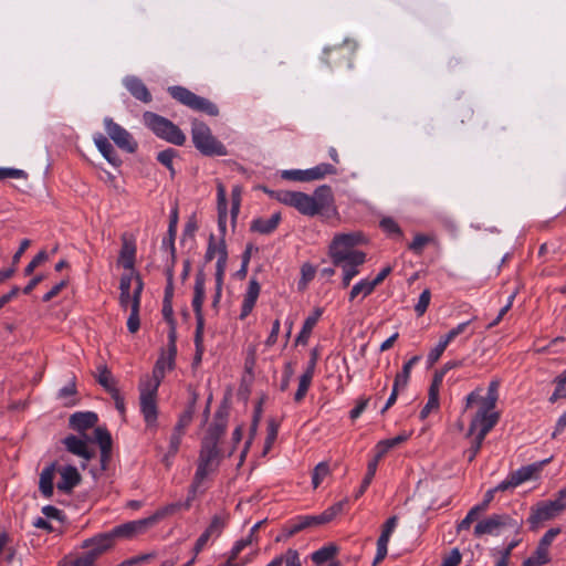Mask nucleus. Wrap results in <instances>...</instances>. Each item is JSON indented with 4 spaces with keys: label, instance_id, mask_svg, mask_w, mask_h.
Here are the masks:
<instances>
[{
    "label": "nucleus",
    "instance_id": "obj_25",
    "mask_svg": "<svg viewBox=\"0 0 566 566\" xmlns=\"http://www.w3.org/2000/svg\"><path fill=\"white\" fill-rule=\"evenodd\" d=\"M57 471V462L54 461L50 463L48 467H45L42 472L40 473V480H39V490L41 494L50 499L52 497L54 493V478L55 473Z\"/></svg>",
    "mask_w": 566,
    "mask_h": 566
},
{
    "label": "nucleus",
    "instance_id": "obj_26",
    "mask_svg": "<svg viewBox=\"0 0 566 566\" xmlns=\"http://www.w3.org/2000/svg\"><path fill=\"white\" fill-rule=\"evenodd\" d=\"M98 421V417L95 412H75L69 419V426L71 429L84 432L87 429L95 427Z\"/></svg>",
    "mask_w": 566,
    "mask_h": 566
},
{
    "label": "nucleus",
    "instance_id": "obj_63",
    "mask_svg": "<svg viewBox=\"0 0 566 566\" xmlns=\"http://www.w3.org/2000/svg\"><path fill=\"white\" fill-rule=\"evenodd\" d=\"M301 273H302V280H301L300 284H303L304 286H306V284L314 279L316 271H315V268L313 265H311L310 263H304L302 265Z\"/></svg>",
    "mask_w": 566,
    "mask_h": 566
},
{
    "label": "nucleus",
    "instance_id": "obj_45",
    "mask_svg": "<svg viewBox=\"0 0 566 566\" xmlns=\"http://www.w3.org/2000/svg\"><path fill=\"white\" fill-rule=\"evenodd\" d=\"M331 470L327 462H319L313 470L312 484L314 489H317L322 481L329 475Z\"/></svg>",
    "mask_w": 566,
    "mask_h": 566
},
{
    "label": "nucleus",
    "instance_id": "obj_64",
    "mask_svg": "<svg viewBox=\"0 0 566 566\" xmlns=\"http://www.w3.org/2000/svg\"><path fill=\"white\" fill-rule=\"evenodd\" d=\"M94 563H95L94 556L85 553L83 556L72 560L71 566H93Z\"/></svg>",
    "mask_w": 566,
    "mask_h": 566
},
{
    "label": "nucleus",
    "instance_id": "obj_2",
    "mask_svg": "<svg viewBox=\"0 0 566 566\" xmlns=\"http://www.w3.org/2000/svg\"><path fill=\"white\" fill-rule=\"evenodd\" d=\"M334 205L332 188L327 185L319 186L312 196L297 191L294 206L304 216H315L328 210Z\"/></svg>",
    "mask_w": 566,
    "mask_h": 566
},
{
    "label": "nucleus",
    "instance_id": "obj_58",
    "mask_svg": "<svg viewBox=\"0 0 566 566\" xmlns=\"http://www.w3.org/2000/svg\"><path fill=\"white\" fill-rule=\"evenodd\" d=\"M447 346H448V344L446 342H443L442 339H440L438 345L430 350V353L428 355V363L430 366H432L433 364H436L439 360V358L446 350Z\"/></svg>",
    "mask_w": 566,
    "mask_h": 566
},
{
    "label": "nucleus",
    "instance_id": "obj_39",
    "mask_svg": "<svg viewBox=\"0 0 566 566\" xmlns=\"http://www.w3.org/2000/svg\"><path fill=\"white\" fill-rule=\"evenodd\" d=\"M337 554V547L333 544L324 546L312 554V560L315 564H323L332 559Z\"/></svg>",
    "mask_w": 566,
    "mask_h": 566
},
{
    "label": "nucleus",
    "instance_id": "obj_59",
    "mask_svg": "<svg viewBox=\"0 0 566 566\" xmlns=\"http://www.w3.org/2000/svg\"><path fill=\"white\" fill-rule=\"evenodd\" d=\"M462 560V554L459 548H453L448 556H446L440 566H458Z\"/></svg>",
    "mask_w": 566,
    "mask_h": 566
},
{
    "label": "nucleus",
    "instance_id": "obj_33",
    "mask_svg": "<svg viewBox=\"0 0 566 566\" xmlns=\"http://www.w3.org/2000/svg\"><path fill=\"white\" fill-rule=\"evenodd\" d=\"M166 368L170 369L169 368V350L167 352V356L163 353L161 356L157 359V361L154 366L151 376L150 377L146 376L143 380L160 386V382L165 377Z\"/></svg>",
    "mask_w": 566,
    "mask_h": 566
},
{
    "label": "nucleus",
    "instance_id": "obj_1",
    "mask_svg": "<svg viewBox=\"0 0 566 566\" xmlns=\"http://www.w3.org/2000/svg\"><path fill=\"white\" fill-rule=\"evenodd\" d=\"M228 416V408L220 407L214 415L213 422L201 440L198 467L192 483L193 489L199 486L207 475L217 470L220 464L223 451L219 447V442L226 433Z\"/></svg>",
    "mask_w": 566,
    "mask_h": 566
},
{
    "label": "nucleus",
    "instance_id": "obj_16",
    "mask_svg": "<svg viewBox=\"0 0 566 566\" xmlns=\"http://www.w3.org/2000/svg\"><path fill=\"white\" fill-rule=\"evenodd\" d=\"M144 289V282L140 274L136 275V287L133 293L130 314L127 319V328L132 334H135L140 326L139 319V307H140V297Z\"/></svg>",
    "mask_w": 566,
    "mask_h": 566
},
{
    "label": "nucleus",
    "instance_id": "obj_35",
    "mask_svg": "<svg viewBox=\"0 0 566 566\" xmlns=\"http://www.w3.org/2000/svg\"><path fill=\"white\" fill-rule=\"evenodd\" d=\"M98 376H97V382L108 392L112 394L113 389L117 388V381L113 377L111 370L106 365H101L97 367Z\"/></svg>",
    "mask_w": 566,
    "mask_h": 566
},
{
    "label": "nucleus",
    "instance_id": "obj_41",
    "mask_svg": "<svg viewBox=\"0 0 566 566\" xmlns=\"http://www.w3.org/2000/svg\"><path fill=\"white\" fill-rule=\"evenodd\" d=\"M279 427L280 423L274 418H270L268 420V434L264 443L263 454H266L271 450L274 441L277 438Z\"/></svg>",
    "mask_w": 566,
    "mask_h": 566
},
{
    "label": "nucleus",
    "instance_id": "obj_34",
    "mask_svg": "<svg viewBox=\"0 0 566 566\" xmlns=\"http://www.w3.org/2000/svg\"><path fill=\"white\" fill-rule=\"evenodd\" d=\"M126 86L135 98L144 103H149L151 101V94L140 80L130 78L126 82Z\"/></svg>",
    "mask_w": 566,
    "mask_h": 566
},
{
    "label": "nucleus",
    "instance_id": "obj_28",
    "mask_svg": "<svg viewBox=\"0 0 566 566\" xmlns=\"http://www.w3.org/2000/svg\"><path fill=\"white\" fill-rule=\"evenodd\" d=\"M440 376L433 377L428 392V401L420 411V419L424 420L431 412L439 408Z\"/></svg>",
    "mask_w": 566,
    "mask_h": 566
},
{
    "label": "nucleus",
    "instance_id": "obj_46",
    "mask_svg": "<svg viewBox=\"0 0 566 566\" xmlns=\"http://www.w3.org/2000/svg\"><path fill=\"white\" fill-rule=\"evenodd\" d=\"M177 150L172 148L165 149L157 155V160L168 168L171 178L175 176L176 171L172 165L174 158L177 156Z\"/></svg>",
    "mask_w": 566,
    "mask_h": 566
},
{
    "label": "nucleus",
    "instance_id": "obj_54",
    "mask_svg": "<svg viewBox=\"0 0 566 566\" xmlns=\"http://www.w3.org/2000/svg\"><path fill=\"white\" fill-rule=\"evenodd\" d=\"M256 537H252V535L249 534L247 538H242L238 541L233 548L231 549L230 556L227 562L234 563V560L238 558L239 554L249 545L252 544L253 541H255Z\"/></svg>",
    "mask_w": 566,
    "mask_h": 566
},
{
    "label": "nucleus",
    "instance_id": "obj_19",
    "mask_svg": "<svg viewBox=\"0 0 566 566\" xmlns=\"http://www.w3.org/2000/svg\"><path fill=\"white\" fill-rule=\"evenodd\" d=\"M114 545V539L111 533L98 534L92 538L85 539L82 544L83 548H87L88 555H93L94 559L109 549Z\"/></svg>",
    "mask_w": 566,
    "mask_h": 566
},
{
    "label": "nucleus",
    "instance_id": "obj_57",
    "mask_svg": "<svg viewBox=\"0 0 566 566\" xmlns=\"http://www.w3.org/2000/svg\"><path fill=\"white\" fill-rule=\"evenodd\" d=\"M48 260V253L42 250L40 251L32 260L31 262L25 266L24 269V275H31L34 270L44 261Z\"/></svg>",
    "mask_w": 566,
    "mask_h": 566
},
{
    "label": "nucleus",
    "instance_id": "obj_15",
    "mask_svg": "<svg viewBox=\"0 0 566 566\" xmlns=\"http://www.w3.org/2000/svg\"><path fill=\"white\" fill-rule=\"evenodd\" d=\"M397 523H398V516L392 515L382 524L380 536L377 539V553H376V557L373 563L374 566H376L378 563L384 560L385 557L387 556V553H388L387 546L389 543V538H390L394 530L396 528Z\"/></svg>",
    "mask_w": 566,
    "mask_h": 566
},
{
    "label": "nucleus",
    "instance_id": "obj_12",
    "mask_svg": "<svg viewBox=\"0 0 566 566\" xmlns=\"http://www.w3.org/2000/svg\"><path fill=\"white\" fill-rule=\"evenodd\" d=\"M104 124L108 136L120 149L130 154L136 151L137 143L126 129L115 123L112 118H106Z\"/></svg>",
    "mask_w": 566,
    "mask_h": 566
},
{
    "label": "nucleus",
    "instance_id": "obj_48",
    "mask_svg": "<svg viewBox=\"0 0 566 566\" xmlns=\"http://www.w3.org/2000/svg\"><path fill=\"white\" fill-rule=\"evenodd\" d=\"M312 379H313V375H311L310 373H304L300 377L298 388L294 396V400L296 402H300L301 400H303V398L305 397V395L311 386Z\"/></svg>",
    "mask_w": 566,
    "mask_h": 566
},
{
    "label": "nucleus",
    "instance_id": "obj_53",
    "mask_svg": "<svg viewBox=\"0 0 566 566\" xmlns=\"http://www.w3.org/2000/svg\"><path fill=\"white\" fill-rule=\"evenodd\" d=\"M556 387L553 395L549 398L551 402H555L558 399L566 398V374L562 373L555 380Z\"/></svg>",
    "mask_w": 566,
    "mask_h": 566
},
{
    "label": "nucleus",
    "instance_id": "obj_32",
    "mask_svg": "<svg viewBox=\"0 0 566 566\" xmlns=\"http://www.w3.org/2000/svg\"><path fill=\"white\" fill-rule=\"evenodd\" d=\"M94 142L98 150L102 153V155L108 163H111L114 166H118L120 164V159L114 150V147L104 135H97L94 138Z\"/></svg>",
    "mask_w": 566,
    "mask_h": 566
},
{
    "label": "nucleus",
    "instance_id": "obj_29",
    "mask_svg": "<svg viewBox=\"0 0 566 566\" xmlns=\"http://www.w3.org/2000/svg\"><path fill=\"white\" fill-rule=\"evenodd\" d=\"M136 258V244L134 240H129L126 234L122 235V249L119 252V262L127 270H133Z\"/></svg>",
    "mask_w": 566,
    "mask_h": 566
},
{
    "label": "nucleus",
    "instance_id": "obj_10",
    "mask_svg": "<svg viewBox=\"0 0 566 566\" xmlns=\"http://www.w3.org/2000/svg\"><path fill=\"white\" fill-rule=\"evenodd\" d=\"M345 501L337 502L315 516H298L290 526V534H297L308 527L323 525L333 521L344 509Z\"/></svg>",
    "mask_w": 566,
    "mask_h": 566
},
{
    "label": "nucleus",
    "instance_id": "obj_62",
    "mask_svg": "<svg viewBox=\"0 0 566 566\" xmlns=\"http://www.w3.org/2000/svg\"><path fill=\"white\" fill-rule=\"evenodd\" d=\"M25 171L15 168H0V180L6 178H27Z\"/></svg>",
    "mask_w": 566,
    "mask_h": 566
},
{
    "label": "nucleus",
    "instance_id": "obj_18",
    "mask_svg": "<svg viewBox=\"0 0 566 566\" xmlns=\"http://www.w3.org/2000/svg\"><path fill=\"white\" fill-rule=\"evenodd\" d=\"M560 532L559 527H552L544 534L533 554V566L544 565L549 560L548 547Z\"/></svg>",
    "mask_w": 566,
    "mask_h": 566
},
{
    "label": "nucleus",
    "instance_id": "obj_61",
    "mask_svg": "<svg viewBox=\"0 0 566 566\" xmlns=\"http://www.w3.org/2000/svg\"><path fill=\"white\" fill-rule=\"evenodd\" d=\"M283 556V563L285 566H302L300 555L296 549L289 548Z\"/></svg>",
    "mask_w": 566,
    "mask_h": 566
},
{
    "label": "nucleus",
    "instance_id": "obj_14",
    "mask_svg": "<svg viewBox=\"0 0 566 566\" xmlns=\"http://www.w3.org/2000/svg\"><path fill=\"white\" fill-rule=\"evenodd\" d=\"M510 522L511 517L506 514H493L478 522V524L474 526V536L481 537L486 534H496L500 528L507 526Z\"/></svg>",
    "mask_w": 566,
    "mask_h": 566
},
{
    "label": "nucleus",
    "instance_id": "obj_27",
    "mask_svg": "<svg viewBox=\"0 0 566 566\" xmlns=\"http://www.w3.org/2000/svg\"><path fill=\"white\" fill-rule=\"evenodd\" d=\"M261 286L255 279H251L249 282L248 291L244 295L240 318H245L253 310L256 300L259 297Z\"/></svg>",
    "mask_w": 566,
    "mask_h": 566
},
{
    "label": "nucleus",
    "instance_id": "obj_51",
    "mask_svg": "<svg viewBox=\"0 0 566 566\" xmlns=\"http://www.w3.org/2000/svg\"><path fill=\"white\" fill-rule=\"evenodd\" d=\"M376 470H377V467H376L375 462H369L368 467H367L366 475L364 476L361 484L355 494V499H359L366 492L367 488L369 486V484L371 483V480L375 476Z\"/></svg>",
    "mask_w": 566,
    "mask_h": 566
},
{
    "label": "nucleus",
    "instance_id": "obj_23",
    "mask_svg": "<svg viewBox=\"0 0 566 566\" xmlns=\"http://www.w3.org/2000/svg\"><path fill=\"white\" fill-rule=\"evenodd\" d=\"M528 480H531V464L511 472L504 481L495 486V490H500V492L513 490Z\"/></svg>",
    "mask_w": 566,
    "mask_h": 566
},
{
    "label": "nucleus",
    "instance_id": "obj_60",
    "mask_svg": "<svg viewBox=\"0 0 566 566\" xmlns=\"http://www.w3.org/2000/svg\"><path fill=\"white\" fill-rule=\"evenodd\" d=\"M69 284V279H64L57 284H55L48 293L43 295V302H50L52 298L57 296L63 289H65Z\"/></svg>",
    "mask_w": 566,
    "mask_h": 566
},
{
    "label": "nucleus",
    "instance_id": "obj_20",
    "mask_svg": "<svg viewBox=\"0 0 566 566\" xmlns=\"http://www.w3.org/2000/svg\"><path fill=\"white\" fill-rule=\"evenodd\" d=\"M61 474V481L57 482V490L63 493H71L72 490L78 485L82 481V476L77 469L73 465H66L62 469H57Z\"/></svg>",
    "mask_w": 566,
    "mask_h": 566
},
{
    "label": "nucleus",
    "instance_id": "obj_47",
    "mask_svg": "<svg viewBox=\"0 0 566 566\" xmlns=\"http://www.w3.org/2000/svg\"><path fill=\"white\" fill-rule=\"evenodd\" d=\"M379 226L389 235H397L398 238L403 235L400 226L390 217L382 218Z\"/></svg>",
    "mask_w": 566,
    "mask_h": 566
},
{
    "label": "nucleus",
    "instance_id": "obj_50",
    "mask_svg": "<svg viewBox=\"0 0 566 566\" xmlns=\"http://www.w3.org/2000/svg\"><path fill=\"white\" fill-rule=\"evenodd\" d=\"M315 325V318H306L295 339V345H306Z\"/></svg>",
    "mask_w": 566,
    "mask_h": 566
},
{
    "label": "nucleus",
    "instance_id": "obj_3",
    "mask_svg": "<svg viewBox=\"0 0 566 566\" xmlns=\"http://www.w3.org/2000/svg\"><path fill=\"white\" fill-rule=\"evenodd\" d=\"M205 274L202 271H199L196 275V282L193 287V298H192V307L196 315V332H195V346L196 353L193 356L192 366H198L202 360V355L205 352L203 347V329H205V318L202 314V305L205 301Z\"/></svg>",
    "mask_w": 566,
    "mask_h": 566
},
{
    "label": "nucleus",
    "instance_id": "obj_31",
    "mask_svg": "<svg viewBox=\"0 0 566 566\" xmlns=\"http://www.w3.org/2000/svg\"><path fill=\"white\" fill-rule=\"evenodd\" d=\"M280 220H281L280 212L274 213L270 219L258 218L252 221L250 229L253 232H258L261 234H268V233L273 232L277 228Z\"/></svg>",
    "mask_w": 566,
    "mask_h": 566
},
{
    "label": "nucleus",
    "instance_id": "obj_55",
    "mask_svg": "<svg viewBox=\"0 0 566 566\" xmlns=\"http://www.w3.org/2000/svg\"><path fill=\"white\" fill-rule=\"evenodd\" d=\"M193 415L195 411H192L191 408H186V410L180 415L174 430L185 434L186 428L191 423Z\"/></svg>",
    "mask_w": 566,
    "mask_h": 566
},
{
    "label": "nucleus",
    "instance_id": "obj_36",
    "mask_svg": "<svg viewBox=\"0 0 566 566\" xmlns=\"http://www.w3.org/2000/svg\"><path fill=\"white\" fill-rule=\"evenodd\" d=\"M337 169L335 166L331 164H319L313 168L306 169V179L307 181L318 180L324 178L327 175H335Z\"/></svg>",
    "mask_w": 566,
    "mask_h": 566
},
{
    "label": "nucleus",
    "instance_id": "obj_21",
    "mask_svg": "<svg viewBox=\"0 0 566 566\" xmlns=\"http://www.w3.org/2000/svg\"><path fill=\"white\" fill-rule=\"evenodd\" d=\"M499 412H476L475 418L472 420L468 434L471 436L476 429L478 423H480L481 428L479 431L480 438H485L489 431L499 421Z\"/></svg>",
    "mask_w": 566,
    "mask_h": 566
},
{
    "label": "nucleus",
    "instance_id": "obj_4",
    "mask_svg": "<svg viewBox=\"0 0 566 566\" xmlns=\"http://www.w3.org/2000/svg\"><path fill=\"white\" fill-rule=\"evenodd\" d=\"M191 138L195 147L206 156H224L227 149L211 133L209 126L195 119L191 124Z\"/></svg>",
    "mask_w": 566,
    "mask_h": 566
},
{
    "label": "nucleus",
    "instance_id": "obj_38",
    "mask_svg": "<svg viewBox=\"0 0 566 566\" xmlns=\"http://www.w3.org/2000/svg\"><path fill=\"white\" fill-rule=\"evenodd\" d=\"M228 521L229 514H217L211 518V522L206 530L209 531L214 537H218L223 532Z\"/></svg>",
    "mask_w": 566,
    "mask_h": 566
},
{
    "label": "nucleus",
    "instance_id": "obj_13",
    "mask_svg": "<svg viewBox=\"0 0 566 566\" xmlns=\"http://www.w3.org/2000/svg\"><path fill=\"white\" fill-rule=\"evenodd\" d=\"M366 261L365 252H355L347 255V259L340 263H333L335 266L342 268L344 274L342 285L344 289L348 287L354 276L358 274V266Z\"/></svg>",
    "mask_w": 566,
    "mask_h": 566
},
{
    "label": "nucleus",
    "instance_id": "obj_8",
    "mask_svg": "<svg viewBox=\"0 0 566 566\" xmlns=\"http://www.w3.org/2000/svg\"><path fill=\"white\" fill-rule=\"evenodd\" d=\"M159 386L142 380L139 385V405L145 422L155 426L158 417L157 391Z\"/></svg>",
    "mask_w": 566,
    "mask_h": 566
},
{
    "label": "nucleus",
    "instance_id": "obj_49",
    "mask_svg": "<svg viewBox=\"0 0 566 566\" xmlns=\"http://www.w3.org/2000/svg\"><path fill=\"white\" fill-rule=\"evenodd\" d=\"M312 379H313V375H311L310 373H304L300 377L298 388L294 396V400L296 402H300L301 400H303V398L305 397V395L311 386Z\"/></svg>",
    "mask_w": 566,
    "mask_h": 566
},
{
    "label": "nucleus",
    "instance_id": "obj_9",
    "mask_svg": "<svg viewBox=\"0 0 566 566\" xmlns=\"http://www.w3.org/2000/svg\"><path fill=\"white\" fill-rule=\"evenodd\" d=\"M361 233H342L334 237L331 245H329V256L333 263H340L343 260L347 259V255L355 252H360L359 250H354L361 241Z\"/></svg>",
    "mask_w": 566,
    "mask_h": 566
},
{
    "label": "nucleus",
    "instance_id": "obj_43",
    "mask_svg": "<svg viewBox=\"0 0 566 566\" xmlns=\"http://www.w3.org/2000/svg\"><path fill=\"white\" fill-rule=\"evenodd\" d=\"M264 191L269 193L272 198L276 199L279 202L284 203L286 206H294L295 197L297 191H289V190H280L273 191L264 188Z\"/></svg>",
    "mask_w": 566,
    "mask_h": 566
},
{
    "label": "nucleus",
    "instance_id": "obj_17",
    "mask_svg": "<svg viewBox=\"0 0 566 566\" xmlns=\"http://www.w3.org/2000/svg\"><path fill=\"white\" fill-rule=\"evenodd\" d=\"M163 316L169 324V368L175 367V358L177 355V332H176V319L174 317L172 302H163Z\"/></svg>",
    "mask_w": 566,
    "mask_h": 566
},
{
    "label": "nucleus",
    "instance_id": "obj_30",
    "mask_svg": "<svg viewBox=\"0 0 566 566\" xmlns=\"http://www.w3.org/2000/svg\"><path fill=\"white\" fill-rule=\"evenodd\" d=\"M217 208H218V223L222 231L226 230V222L228 216L227 190L222 182L217 184Z\"/></svg>",
    "mask_w": 566,
    "mask_h": 566
},
{
    "label": "nucleus",
    "instance_id": "obj_56",
    "mask_svg": "<svg viewBox=\"0 0 566 566\" xmlns=\"http://www.w3.org/2000/svg\"><path fill=\"white\" fill-rule=\"evenodd\" d=\"M430 298H431L430 290L429 289L423 290L419 296L418 303L415 306V311L418 316H422L426 313V311L429 306V303H430Z\"/></svg>",
    "mask_w": 566,
    "mask_h": 566
},
{
    "label": "nucleus",
    "instance_id": "obj_6",
    "mask_svg": "<svg viewBox=\"0 0 566 566\" xmlns=\"http://www.w3.org/2000/svg\"><path fill=\"white\" fill-rule=\"evenodd\" d=\"M179 507H180V504L168 505V506H166L163 510L156 512L154 515H151V516H149L147 518L127 522L125 524H122V525L115 527L109 533H111L113 539H115L116 537L132 538V537H134V536H136L138 534H142V533L146 532L159 518H161V517H164V516H166L168 514H172Z\"/></svg>",
    "mask_w": 566,
    "mask_h": 566
},
{
    "label": "nucleus",
    "instance_id": "obj_5",
    "mask_svg": "<svg viewBox=\"0 0 566 566\" xmlns=\"http://www.w3.org/2000/svg\"><path fill=\"white\" fill-rule=\"evenodd\" d=\"M143 118L147 127H149L158 137L177 146H182L185 144V134L171 120L153 112H145Z\"/></svg>",
    "mask_w": 566,
    "mask_h": 566
},
{
    "label": "nucleus",
    "instance_id": "obj_52",
    "mask_svg": "<svg viewBox=\"0 0 566 566\" xmlns=\"http://www.w3.org/2000/svg\"><path fill=\"white\" fill-rule=\"evenodd\" d=\"M223 276H224V265L223 259L219 262L218 271H216V294L213 297L212 306L216 307L220 302L222 285H223Z\"/></svg>",
    "mask_w": 566,
    "mask_h": 566
},
{
    "label": "nucleus",
    "instance_id": "obj_44",
    "mask_svg": "<svg viewBox=\"0 0 566 566\" xmlns=\"http://www.w3.org/2000/svg\"><path fill=\"white\" fill-rule=\"evenodd\" d=\"M375 290L373 283L368 280H361L357 284H355L349 293V301H354L360 293L364 296H368Z\"/></svg>",
    "mask_w": 566,
    "mask_h": 566
},
{
    "label": "nucleus",
    "instance_id": "obj_42",
    "mask_svg": "<svg viewBox=\"0 0 566 566\" xmlns=\"http://www.w3.org/2000/svg\"><path fill=\"white\" fill-rule=\"evenodd\" d=\"M95 440L98 443L101 450L112 451V437L108 430L104 427H97L94 430Z\"/></svg>",
    "mask_w": 566,
    "mask_h": 566
},
{
    "label": "nucleus",
    "instance_id": "obj_22",
    "mask_svg": "<svg viewBox=\"0 0 566 566\" xmlns=\"http://www.w3.org/2000/svg\"><path fill=\"white\" fill-rule=\"evenodd\" d=\"M62 442L70 453L81 457L86 461H90L95 455L94 450L88 448L86 441L74 434L67 436Z\"/></svg>",
    "mask_w": 566,
    "mask_h": 566
},
{
    "label": "nucleus",
    "instance_id": "obj_37",
    "mask_svg": "<svg viewBox=\"0 0 566 566\" xmlns=\"http://www.w3.org/2000/svg\"><path fill=\"white\" fill-rule=\"evenodd\" d=\"M420 360V356L411 357L403 364L402 369L395 377L394 385L396 387L405 388L409 381L412 366Z\"/></svg>",
    "mask_w": 566,
    "mask_h": 566
},
{
    "label": "nucleus",
    "instance_id": "obj_24",
    "mask_svg": "<svg viewBox=\"0 0 566 566\" xmlns=\"http://www.w3.org/2000/svg\"><path fill=\"white\" fill-rule=\"evenodd\" d=\"M214 256H218L216 271H218L219 262L223 259V265L224 270L227 269V261H228V250L224 239H220V241L217 243L214 240V235L210 234L207 252L205 254V261L210 262L214 259Z\"/></svg>",
    "mask_w": 566,
    "mask_h": 566
},
{
    "label": "nucleus",
    "instance_id": "obj_40",
    "mask_svg": "<svg viewBox=\"0 0 566 566\" xmlns=\"http://www.w3.org/2000/svg\"><path fill=\"white\" fill-rule=\"evenodd\" d=\"M433 241H434V237L423 234V233H418L415 235L412 242H410L408 244V249L411 250L413 253L420 255L423 251V248Z\"/></svg>",
    "mask_w": 566,
    "mask_h": 566
},
{
    "label": "nucleus",
    "instance_id": "obj_11",
    "mask_svg": "<svg viewBox=\"0 0 566 566\" xmlns=\"http://www.w3.org/2000/svg\"><path fill=\"white\" fill-rule=\"evenodd\" d=\"M565 509L566 490H560L557 499L537 502L535 510H533V525L556 517Z\"/></svg>",
    "mask_w": 566,
    "mask_h": 566
},
{
    "label": "nucleus",
    "instance_id": "obj_7",
    "mask_svg": "<svg viewBox=\"0 0 566 566\" xmlns=\"http://www.w3.org/2000/svg\"><path fill=\"white\" fill-rule=\"evenodd\" d=\"M168 93L174 99L193 111L202 112L210 116H217L219 114V108L216 104L205 97L196 95L184 86H170Z\"/></svg>",
    "mask_w": 566,
    "mask_h": 566
}]
</instances>
